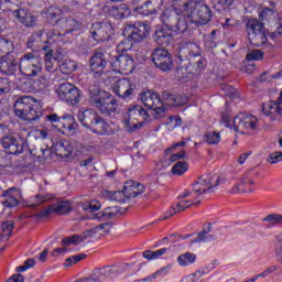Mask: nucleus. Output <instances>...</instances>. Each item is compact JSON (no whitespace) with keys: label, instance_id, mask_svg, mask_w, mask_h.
<instances>
[{"label":"nucleus","instance_id":"61","mask_svg":"<svg viewBox=\"0 0 282 282\" xmlns=\"http://www.w3.org/2000/svg\"><path fill=\"white\" fill-rule=\"evenodd\" d=\"M10 88V85L8 84V79H3L0 77V96L1 94H6L8 89Z\"/></svg>","mask_w":282,"mask_h":282},{"label":"nucleus","instance_id":"19","mask_svg":"<svg viewBox=\"0 0 282 282\" xmlns=\"http://www.w3.org/2000/svg\"><path fill=\"white\" fill-rule=\"evenodd\" d=\"M2 147L9 155H19V153H23V141L12 135L2 139Z\"/></svg>","mask_w":282,"mask_h":282},{"label":"nucleus","instance_id":"15","mask_svg":"<svg viewBox=\"0 0 282 282\" xmlns=\"http://www.w3.org/2000/svg\"><path fill=\"white\" fill-rule=\"evenodd\" d=\"M234 129L237 132L246 131V129H257V117L248 112H240L234 118Z\"/></svg>","mask_w":282,"mask_h":282},{"label":"nucleus","instance_id":"23","mask_svg":"<svg viewBox=\"0 0 282 282\" xmlns=\"http://www.w3.org/2000/svg\"><path fill=\"white\" fill-rule=\"evenodd\" d=\"M13 15L22 23V25H25V28H34V25H36V15L25 9L15 10Z\"/></svg>","mask_w":282,"mask_h":282},{"label":"nucleus","instance_id":"26","mask_svg":"<svg viewBox=\"0 0 282 282\" xmlns=\"http://www.w3.org/2000/svg\"><path fill=\"white\" fill-rule=\"evenodd\" d=\"M180 147H186V141H178L165 150V155H170V162H178V160H184V158H186V151L181 150L177 152V148Z\"/></svg>","mask_w":282,"mask_h":282},{"label":"nucleus","instance_id":"32","mask_svg":"<svg viewBox=\"0 0 282 282\" xmlns=\"http://www.w3.org/2000/svg\"><path fill=\"white\" fill-rule=\"evenodd\" d=\"M108 14L110 17H113V19H127V17H129V14H131V11L129 10V7H127V4L121 3L118 6H112L109 8L108 10Z\"/></svg>","mask_w":282,"mask_h":282},{"label":"nucleus","instance_id":"33","mask_svg":"<svg viewBox=\"0 0 282 282\" xmlns=\"http://www.w3.org/2000/svg\"><path fill=\"white\" fill-rule=\"evenodd\" d=\"M72 250V237H67L62 239L61 247L55 248L51 252V257H65Z\"/></svg>","mask_w":282,"mask_h":282},{"label":"nucleus","instance_id":"63","mask_svg":"<svg viewBox=\"0 0 282 282\" xmlns=\"http://www.w3.org/2000/svg\"><path fill=\"white\" fill-rule=\"evenodd\" d=\"M170 270H171L170 265L159 269L156 272H154L155 278L158 279V276H166Z\"/></svg>","mask_w":282,"mask_h":282},{"label":"nucleus","instance_id":"45","mask_svg":"<svg viewBox=\"0 0 282 282\" xmlns=\"http://www.w3.org/2000/svg\"><path fill=\"white\" fill-rule=\"evenodd\" d=\"M133 47V40L131 37L123 39L118 45H117V52L120 54H127L126 52H129Z\"/></svg>","mask_w":282,"mask_h":282},{"label":"nucleus","instance_id":"8","mask_svg":"<svg viewBox=\"0 0 282 282\" xmlns=\"http://www.w3.org/2000/svg\"><path fill=\"white\" fill-rule=\"evenodd\" d=\"M219 185V175L217 174H207L200 176L197 182L193 185L192 191L196 195H204L210 193L213 188Z\"/></svg>","mask_w":282,"mask_h":282},{"label":"nucleus","instance_id":"58","mask_svg":"<svg viewBox=\"0 0 282 282\" xmlns=\"http://www.w3.org/2000/svg\"><path fill=\"white\" fill-rule=\"evenodd\" d=\"M202 276H204V273H202V271H196L195 273H193L192 275H188L185 281L186 282H198L197 279H202Z\"/></svg>","mask_w":282,"mask_h":282},{"label":"nucleus","instance_id":"16","mask_svg":"<svg viewBox=\"0 0 282 282\" xmlns=\"http://www.w3.org/2000/svg\"><path fill=\"white\" fill-rule=\"evenodd\" d=\"M254 171H247L240 178V183L234 186L230 193H252L254 186Z\"/></svg>","mask_w":282,"mask_h":282},{"label":"nucleus","instance_id":"49","mask_svg":"<svg viewBox=\"0 0 282 282\" xmlns=\"http://www.w3.org/2000/svg\"><path fill=\"white\" fill-rule=\"evenodd\" d=\"M205 138L209 144H219V142H221V134H219V132H206Z\"/></svg>","mask_w":282,"mask_h":282},{"label":"nucleus","instance_id":"11","mask_svg":"<svg viewBox=\"0 0 282 282\" xmlns=\"http://www.w3.org/2000/svg\"><path fill=\"white\" fill-rule=\"evenodd\" d=\"M150 32L151 28L144 22H135L124 29V34H128L129 39L134 41V43H142Z\"/></svg>","mask_w":282,"mask_h":282},{"label":"nucleus","instance_id":"39","mask_svg":"<svg viewBox=\"0 0 282 282\" xmlns=\"http://www.w3.org/2000/svg\"><path fill=\"white\" fill-rule=\"evenodd\" d=\"M249 41L251 45L261 47V45H265V43H268V35L265 34V31H262L260 33L249 35Z\"/></svg>","mask_w":282,"mask_h":282},{"label":"nucleus","instance_id":"28","mask_svg":"<svg viewBox=\"0 0 282 282\" xmlns=\"http://www.w3.org/2000/svg\"><path fill=\"white\" fill-rule=\"evenodd\" d=\"M75 117L83 124V127H87V129H90L98 115L91 109H86L77 110Z\"/></svg>","mask_w":282,"mask_h":282},{"label":"nucleus","instance_id":"53","mask_svg":"<svg viewBox=\"0 0 282 282\" xmlns=\"http://www.w3.org/2000/svg\"><path fill=\"white\" fill-rule=\"evenodd\" d=\"M59 70L65 75L69 76L72 74V64L67 62V59H64L59 64Z\"/></svg>","mask_w":282,"mask_h":282},{"label":"nucleus","instance_id":"51","mask_svg":"<svg viewBox=\"0 0 282 282\" xmlns=\"http://www.w3.org/2000/svg\"><path fill=\"white\" fill-rule=\"evenodd\" d=\"M246 58L247 61H263V52L253 50L247 54Z\"/></svg>","mask_w":282,"mask_h":282},{"label":"nucleus","instance_id":"1","mask_svg":"<svg viewBox=\"0 0 282 282\" xmlns=\"http://www.w3.org/2000/svg\"><path fill=\"white\" fill-rule=\"evenodd\" d=\"M161 21L176 34H184L188 25H206L213 19V10L208 4L195 0H172V9H165L160 15Z\"/></svg>","mask_w":282,"mask_h":282},{"label":"nucleus","instance_id":"24","mask_svg":"<svg viewBox=\"0 0 282 282\" xmlns=\"http://www.w3.org/2000/svg\"><path fill=\"white\" fill-rule=\"evenodd\" d=\"M107 67V58L105 57V53L97 52L90 58V69L94 74H102L105 68Z\"/></svg>","mask_w":282,"mask_h":282},{"label":"nucleus","instance_id":"3","mask_svg":"<svg viewBox=\"0 0 282 282\" xmlns=\"http://www.w3.org/2000/svg\"><path fill=\"white\" fill-rule=\"evenodd\" d=\"M89 105L98 109L99 113L105 118H113L118 113V99L100 89L90 91Z\"/></svg>","mask_w":282,"mask_h":282},{"label":"nucleus","instance_id":"6","mask_svg":"<svg viewBox=\"0 0 282 282\" xmlns=\"http://www.w3.org/2000/svg\"><path fill=\"white\" fill-rule=\"evenodd\" d=\"M144 191V184L130 180L126 182L121 192H111L109 189H105L102 192V195L104 197H106V199H109L110 202H119L120 204H124L127 199H133L138 197V195H142Z\"/></svg>","mask_w":282,"mask_h":282},{"label":"nucleus","instance_id":"21","mask_svg":"<svg viewBox=\"0 0 282 282\" xmlns=\"http://www.w3.org/2000/svg\"><path fill=\"white\" fill-rule=\"evenodd\" d=\"M72 210V202L69 200H59L56 204H53L46 207L42 213L41 217H47L51 213H55L56 215H67Z\"/></svg>","mask_w":282,"mask_h":282},{"label":"nucleus","instance_id":"60","mask_svg":"<svg viewBox=\"0 0 282 282\" xmlns=\"http://www.w3.org/2000/svg\"><path fill=\"white\" fill-rule=\"evenodd\" d=\"M177 213H180L177 210V207L176 206H172L164 215V217L162 218L163 220H166V219H171V217H173V215H177Z\"/></svg>","mask_w":282,"mask_h":282},{"label":"nucleus","instance_id":"55","mask_svg":"<svg viewBox=\"0 0 282 282\" xmlns=\"http://www.w3.org/2000/svg\"><path fill=\"white\" fill-rule=\"evenodd\" d=\"M52 199V195H43V196H35L32 200L30 206H39V204H44V202H50Z\"/></svg>","mask_w":282,"mask_h":282},{"label":"nucleus","instance_id":"25","mask_svg":"<svg viewBox=\"0 0 282 282\" xmlns=\"http://www.w3.org/2000/svg\"><path fill=\"white\" fill-rule=\"evenodd\" d=\"M19 69V62L12 55L4 56L0 62V72L2 74H7L8 76H12L14 72Z\"/></svg>","mask_w":282,"mask_h":282},{"label":"nucleus","instance_id":"41","mask_svg":"<svg viewBox=\"0 0 282 282\" xmlns=\"http://www.w3.org/2000/svg\"><path fill=\"white\" fill-rule=\"evenodd\" d=\"M262 221L265 224L267 228H274V226H281L282 215L281 214H269Z\"/></svg>","mask_w":282,"mask_h":282},{"label":"nucleus","instance_id":"9","mask_svg":"<svg viewBox=\"0 0 282 282\" xmlns=\"http://www.w3.org/2000/svg\"><path fill=\"white\" fill-rule=\"evenodd\" d=\"M111 67L115 72L129 76L135 69V61L129 54H120L111 62Z\"/></svg>","mask_w":282,"mask_h":282},{"label":"nucleus","instance_id":"40","mask_svg":"<svg viewBox=\"0 0 282 282\" xmlns=\"http://www.w3.org/2000/svg\"><path fill=\"white\" fill-rule=\"evenodd\" d=\"M213 230V225H208L207 228H204L200 232L197 234V237L191 241V243H205L212 241L214 239L213 236H208V234Z\"/></svg>","mask_w":282,"mask_h":282},{"label":"nucleus","instance_id":"2","mask_svg":"<svg viewBox=\"0 0 282 282\" xmlns=\"http://www.w3.org/2000/svg\"><path fill=\"white\" fill-rule=\"evenodd\" d=\"M41 72H43V58L34 53H26L19 59V73L15 77V83L22 89H25L23 80L32 76H39Z\"/></svg>","mask_w":282,"mask_h":282},{"label":"nucleus","instance_id":"13","mask_svg":"<svg viewBox=\"0 0 282 282\" xmlns=\"http://www.w3.org/2000/svg\"><path fill=\"white\" fill-rule=\"evenodd\" d=\"M152 61L162 72H171L173 69V57L165 48H155L152 53Z\"/></svg>","mask_w":282,"mask_h":282},{"label":"nucleus","instance_id":"44","mask_svg":"<svg viewBox=\"0 0 282 282\" xmlns=\"http://www.w3.org/2000/svg\"><path fill=\"white\" fill-rule=\"evenodd\" d=\"M94 235H96V231H94V229L87 230L82 235H73L72 246H80V243H83L85 239H87L88 237H94Z\"/></svg>","mask_w":282,"mask_h":282},{"label":"nucleus","instance_id":"42","mask_svg":"<svg viewBox=\"0 0 282 282\" xmlns=\"http://www.w3.org/2000/svg\"><path fill=\"white\" fill-rule=\"evenodd\" d=\"M166 252H169L167 248H162L156 251L145 250L143 251L142 257L143 259H148V261H153V259H160V257H163Z\"/></svg>","mask_w":282,"mask_h":282},{"label":"nucleus","instance_id":"36","mask_svg":"<svg viewBox=\"0 0 282 282\" xmlns=\"http://www.w3.org/2000/svg\"><path fill=\"white\" fill-rule=\"evenodd\" d=\"M248 36H252V34H259L261 32H265V28H263V22H260L257 19L249 20L247 22Z\"/></svg>","mask_w":282,"mask_h":282},{"label":"nucleus","instance_id":"46","mask_svg":"<svg viewBox=\"0 0 282 282\" xmlns=\"http://www.w3.org/2000/svg\"><path fill=\"white\" fill-rule=\"evenodd\" d=\"M186 171H188V162L186 161H178L172 166L173 175L182 176Z\"/></svg>","mask_w":282,"mask_h":282},{"label":"nucleus","instance_id":"56","mask_svg":"<svg viewBox=\"0 0 282 282\" xmlns=\"http://www.w3.org/2000/svg\"><path fill=\"white\" fill-rule=\"evenodd\" d=\"M269 164H278V162H282V152H273L268 158Z\"/></svg>","mask_w":282,"mask_h":282},{"label":"nucleus","instance_id":"7","mask_svg":"<svg viewBox=\"0 0 282 282\" xmlns=\"http://www.w3.org/2000/svg\"><path fill=\"white\" fill-rule=\"evenodd\" d=\"M149 112L142 108V106H132L128 108L127 117L124 119L127 131L133 133L138 129H142L150 120Z\"/></svg>","mask_w":282,"mask_h":282},{"label":"nucleus","instance_id":"27","mask_svg":"<svg viewBox=\"0 0 282 282\" xmlns=\"http://www.w3.org/2000/svg\"><path fill=\"white\" fill-rule=\"evenodd\" d=\"M63 61H65V55L59 51H56L55 53L54 51H48L44 55V63L47 72H54V65H56V63H63Z\"/></svg>","mask_w":282,"mask_h":282},{"label":"nucleus","instance_id":"4","mask_svg":"<svg viewBox=\"0 0 282 282\" xmlns=\"http://www.w3.org/2000/svg\"><path fill=\"white\" fill-rule=\"evenodd\" d=\"M14 113L21 120L36 122L43 116V106L31 96H24L15 101Z\"/></svg>","mask_w":282,"mask_h":282},{"label":"nucleus","instance_id":"31","mask_svg":"<svg viewBox=\"0 0 282 282\" xmlns=\"http://www.w3.org/2000/svg\"><path fill=\"white\" fill-rule=\"evenodd\" d=\"M109 274V269L107 268H99L96 269L89 276L79 278L74 282H100L105 276Z\"/></svg>","mask_w":282,"mask_h":282},{"label":"nucleus","instance_id":"29","mask_svg":"<svg viewBox=\"0 0 282 282\" xmlns=\"http://www.w3.org/2000/svg\"><path fill=\"white\" fill-rule=\"evenodd\" d=\"M45 36L43 31L33 34L26 43L29 50H45V46H43L44 43H47V37Z\"/></svg>","mask_w":282,"mask_h":282},{"label":"nucleus","instance_id":"14","mask_svg":"<svg viewBox=\"0 0 282 282\" xmlns=\"http://www.w3.org/2000/svg\"><path fill=\"white\" fill-rule=\"evenodd\" d=\"M140 98L144 107L152 109V111H154L156 115L164 113V111H166V107L158 93L147 91L141 94Z\"/></svg>","mask_w":282,"mask_h":282},{"label":"nucleus","instance_id":"52","mask_svg":"<svg viewBox=\"0 0 282 282\" xmlns=\"http://www.w3.org/2000/svg\"><path fill=\"white\" fill-rule=\"evenodd\" d=\"M72 96H73V105H78V102H80L82 98H83V91L73 85L72 87Z\"/></svg>","mask_w":282,"mask_h":282},{"label":"nucleus","instance_id":"30","mask_svg":"<svg viewBox=\"0 0 282 282\" xmlns=\"http://www.w3.org/2000/svg\"><path fill=\"white\" fill-rule=\"evenodd\" d=\"M89 129L90 131H93V133H96L97 135L109 134V123H107V121H105V119H102L100 115H97L95 121L93 122Z\"/></svg>","mask_w":282,"mask_h":282},{"label":"nucleus","instance_id":"50","mask_svg":"<svg viewBox=\"0 0 282 282\" xmlns=\"http://www.w3.org/2000/svg\"><path fill=\"white\" fill-rule=\"evenodd\" d=\"M83 210H88L89 213H98V210H100V202L93 199L83 206Z\"/></svg>","mask_w":282,"mask_h":282},{"label":"nucleus","instance_id":"10","mask_svg":"<svg viewBox=\"0 0 282 282\" xmlns=\"http://www.w3.org/2000/svg\"><path fill=\"white\" fill-rule=\"evenodd\" d=\"M111 87L113 94L122 100H129L135 91V84L128 78L116 79Z\"/></svg>","mask_w":282,"mask_h":282},{"label":"nucleus","instance_id":"47","mask_svg":"<svg viewBox=\"0 0 282 282\" xmlns=\"http://www.w3.org/2000/svg\"><path fill=\"white\" fill-rule=\"evenodd\" d=\"M165 105H167V107H182L184 100H182L180 95H169Z\"/></svg>","mask_w":282,"mask_h":282},{"label":"nucleus","instance_id":"54","mask_svg":"<svg viewBox=\"0 0 282 282\" xmlns=\"http://www.w3.org/2000/svg\"><path fill=\"white\" fill-rule=\"evenodd\" d=\"M193 204L197 205L199 204V202H194V200H181L177 205H176V210L178 213H182L183 210H186V208H191V206H193Z\"/></svg>","mask_w":282,"mask_h":282},{"label":"nucleus","instance_id":"18","mask_svg":"<svg viewBox=\"0 0 282 282\" xmlns=\"http://www.w3.org/2000/svg\"><path fill=\"white\" fill-rule=\"evenodd\" d=\"M163 4L164 2L162 0H145L144 3L134 8V12H138V14H143L145 17H149L151 14H158V12H160V10L162 9Z\"/></svg>","mask_w":282,"mask_h":282},{"label":"nucleus","instance_id":"57","mask_svg":"<svg viewBox=\"0 0 282 282\" xmlns=\"http://www.w3.org/2000/svg\"><path fill=\"white\" fill-rule=\"evenodd\" d=\"M276 270H279V267L271 265L267 268L263 272L259 273V276H261V279H265V276H270V274L276 272Z\"/></svg>","mask_w":282,"mask_h":282},{"label":"nucleus","instance_id":"12","mask_svg":"<svg viewBox=\"0 0 282 282\" xmlns=\"http://www.w3.org/2000/svg\"><path fill=\"white\" fill-rule=\"evenodd\" d=\"M89 32L94 41H109L113 34V25H111L109 22H96L93 23Z\"/></svg>","mask_w":282,"mask_h":282},{"label":"nucleus","instance_id":"59","mask_svg":"<svg viewBox=\"0 0 282 282\" xmlns=\"http://www.w3.org/2000/svg\"><path fill=\"white\" fill-rule=\"evenodd\" d=\"M215 6H220V8H228L232 6V0H212Z\"/></svg>","mask_w":282,"mask_h":282},{"label":"nucleus","instance_id":"20","mask_svg":"<svg viewBox=\"0 0 282 282\" xmlns=\"http://www.w3.org/2000/svg\"><path fill=\"white\" fill-rule=\"evenodd\" d=\"M262 112L264 116L270 118L272 122L279 121L282 119V107L281 104L276 100H270L267 104H263L262 106Z\"/></svg>","mask_w":282,"mask_h":282},{"label":"nucleus","instance_id":"35","mask_svg":"<svg viewBox=\"0 0 282 282\" xmlns=\"http://www.w3.org/2000/svg\"><path fill=\"white\" fill-rule=\"evenodd\" d=\"M118 215V209L116 207H106L104 210L94 215V219H98V221H109V219H113Z\"/></svg>","mask_w":282,"mask_h":282},{"label":"nucleus","instance_id":"34","mask_svg":"<svg viewBox=\"0 0 282 282\" xmlns=\"http://www.w3.org/2000/svg\"><path fill=\"white\" fill-rule=\"evenodd\" d=\"M14 52V43L7 37H0V58H6Z\"/></svg>","mask_w":282,"mask_h":282},{"label":"nucleus","instance_id":"62","mask_svg":"<svg viewBox=\"0 0 282 282\" xmlns=\"http://www.w3.org/2000/svg\"><path fill=\"white\" fill-rule=\"evenodd\" d=\"M83 259H87V254L78 253V254L72 256V265H74L76 263H80V261H83Z\"/></svg>","mask_w":282,"mask_h":282},{"label":"nucleus","instance_id":"43","mask_svg":"<svg viewBox=\"0 0 282 282\" xmlns=\"http://www.w3.org/2000/svg\"><path fill=\"white\" fill-rule=\"evenodd\" d=\"M70 94H72L70 83H63L57 88V95H58V98H61V100H68Z\"/></svg>","mask_w":282,"mask_h":282},{"label":"nucleus","instance_id":"38","mask_svg":"<svg viewBox=\"0 0 282 282\" xmlns=\"http://www.w3.org/2000/svg\"><path fill=\"white\" fill-rule=\"evenodd\" d=\"M195 261H197V256L192 252H185L177 257V263L182 268H186V265H193V263H195Z\"/></svg>","mask_w":282,"mask_h":282},{"label":"nucleus","instance_id":"64","mask_svg":"<svg viewBox=\"0 0 282 282\" xmlns=\"http://www.w3.org/2000/svg\"><path fill=\"white\" fill-rule=\"evenodd\" d=\"M7 282H23V275L22 274H14L11 278L7 280Z\"/></svg>","mask_w":282,"mask_h":282},{"label":"nucleus","instance_id":"22","mask_svg":"<svg viewBox=\"0 0 282 282\" xmlns=\"http://www.w3.org/2000/svg\"><path fill=\"white\" fill-rule=\"evenodd\" d=\"M21 197V191L15 187H11L2 194V205L4 208H14L19 206V198Z\"/></svg>","mask_w":282,"mask_h":282},{"label":"nucleus","instance_id":"37","mask_svg":"<svg viewBox=\"0 0 282 282\" xmlns=\"http://www.w3.org/2000/svg\"><path fill=\"white\" fill-rule=\"evenodd\" d=\"M270 4H271V8L264 7L259 12L260 21H263V22L274 21V18L276 17V11L274 10V2H270Z\"/></svg>","mask_w":282,"mask_h":282},{"label":"nucleus","instance_id":"48","mask_svg":"<svg viewBox=\"0 0 282 282\" xmlns=\"http://www.w3.org/2000/svg\"><path fill=\"white\" fill-rule=\"evenodd\" d=\"M12 228H14V224L12 221L3 223L1 239H3L4 241H8V237L12 235Z\"/></svg>","mask_w":282,"mask_h":282},{"label":"nucleus","instance_id":"17","mask_svg":"<svg viewBox=\"0 0 282 282\" xmlns=\"http://www.w3.org/2000/svg\"><path fill=\"white\" fill-rule=\"evenodd\" d=\"M163 25H165V28L158 29L153 34V41L156 45H161V47H169L173 41V33L171 32L175 31L164 23Z\"/></svg>","mask_w":282,"mask_h":282},{"label":"nucleus","instance_id":"5","mask_svg":"<svg viewBox=\"0 0 282 282\" xmlns=\"http://www.w3.org/2000/svg\"><path fill=\"white\" fill-rule=\"evenodd\" d=\"M178 61H188L192 74H202L206 69V59L202 57V48L194 42H184L178 50Z\"/></svg>","mask_w":282,"mask_h":282}]
</instances>
